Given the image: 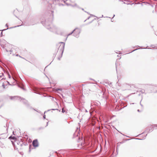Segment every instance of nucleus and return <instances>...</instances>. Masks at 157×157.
I'll return each mask as SVG.
<instances>
[{
  "mask_svg": "<svg viewBox=\"0 0 157 157\" xmlns=\"http://www.w3.org/2000/svg\"><path fill=\"white\" fill-rule=\"evenodd\" d=\"M51 13H52V16H51V18L49 19H46L45 20V21H41V22L42 24L45 26V27L48 29L49 30L51 31H53V30L52 29L51 27H50L51 24H52V17L53 16V11H51Z\"/></svg>",
  "mask_w": 157,
  "mask_h": 157,
  "instance_id": "nucleus-1",
  "label": "nucleus"
},
{
  "mask_svg": "<svg viewBox=\"0 0 157 157\" xmlns=\"http://www.w3.org/2000/svg\"><path fill=\"white\" fill-rule=\"evenodd\" d=\"M65 44V43L63 42H61L59 44L57 45L58 49V50H57V52H59L61 54V56L58 58V59L59 60H60V58L62 56V55L64 49Z\"/></svg>",
  "mask_w": 157,
  "mask_h": 157,
  "instance_id": "nucleus-2",
  "label": "nucleus"
},
{
  "mask_svg": "<svg viewBox=\"0 0 157 157\" xmlns=\"http://www.w3.org/2000/svg\"><path fill=\"white\" fill-rule=\"evenodd\" d=\"M74 30H75L74 31L73 35L76 38H78L79 37V34L81 32V29L78 28H76Z\"/></svg>",
  "mask_w": 157,
  "mask_h": 157,
  "instance_id": "nucleus-3",
  "label": "nucleus"
},
{
  "mask_svg": "<svg viewBox=\"0 0 157 157\" xmlns=\"http://www.w3.org/2000/svg\"><path fill=\"white\" fill-rule=\"evenodd\" d=\"M59 0H43V2L44 3H49L50 4L51 2H52L53 4H56V2Z\"/></svg>",
  "mask_w": 157,
  "mask_h": 157,
  "instance_id": "nucleus-4",
  "label": "nucleus"
},
{
  "mask_svg": "<svg viewBox=\"0 0 157 157\" xmlns=\"http://www.w3.org/2000/svg\"><path fill=\"white\" fill-rule=\"evenodd\" d=\"M32 144L35 147H37L39 146V144L37 139L33 140L32 142Z\"/></svg>",
  "mask_w": 157,
  "mask_h": 157,
  "instance_id": "nucleus-5",
  "label": "nucleus"
},
{
  "mask_svg": "<svg viewBox=\"0 0 157 157\" xmlns=\"http://www.w3.org/2000/svg\"><path fill=\"white\" fill-rule=\"evenodd\" d=\"M63 1V2L66 4L67 6H70L71 5V4L70 3V2L71 1L70 0H59V1H56V3H58V2H62Z\"/></svg>",
  "mask_w": 157,
  "mask_h": 157,
  "instance_id": "nucleus-6",
  "label": "nucleus"
},
{
  "mask_svg": "<svg viewBox=\"0 0 157 157\" xmlns=\"http://www.w3.org/2000/svg\"><path fill=\"white\" fill-rule=\"evenodd\" d=\"M15 144H17L18 147H21L23 145V142L21 141H15Z\"/></svg>",
  "mask_w": 157,
  "mask_h": 157,
  "instance_id": "nucleus-7",
  "label": "nucleus"
},
{
  "mask_svg": "<svg viewBox=\"0 0 157 157\" xmlns=\"http://www.w3.org/2000/svg\"><path fill=\"white\" fill-rule=\"evenodd\" d=\"M10 99L12 100H20L21 99V97H20L14 96L13 97H10Z\"/></svg>",
  "mask_w": 157,
  "mask_h": 157,
  "instance_id": "nucleus-8",
  "label": "nucleus"
},
{
  "mask_svg": "<svg viewBox=\"0 0 157 157\" xmlns=\"http://www.w3.org/2000/svg\"><path fill=\"white\" fill-rule=\"evenodd\" d=\"M4 71L3 68L1 67H0V77H2L4 75L3 72Z\"/></svg>",
  "mask_w": 157,
  "mask_h": 157,
  "instance_id": "nucleus-9",
  "label": "nucleus"
},
{
  "mask_svg": "<svg viewBox=\"0 0 157 157\" xmlns=\"http://www.w3.org/2000/svg\"><path fill=\"white\" fill-rule=\"evenodd\" d=\"M155 127H157V124H155L153 125V126H151V128L149 129V131H148V132H150L152 131L153 130V128H155Z\"/></svg>",
  "mask_w": 157,
  "mask_h": 157,
  "instance_id": "nucleus-10",
  "label": "nucleus"
},
{
  "mask_svg": "<svg viewBox=\"0 0 157 157\" xmlns=\"http://www.w3.org/2000/svg\"><path fill=\"white\" fill-rule=\"evenodd\" d=\"M20 100H22V101L25 103V104H26L27 103H28V101L25 100L24 99H23V98H21V99H20Z\"/></svg>",
  "mask_w": 157,
  "mask_h": 157,
  "instance_id": "nucleus-11",
  "label": "nucleus"
},
{
  "mask_svg": "<svg viewBox=\"0 0 157 157\" xmlns=\"http://www.w3.org/2000/svg\"><path fill=\"white\" fill-rule=\"evenodd\" d=\"M33 90L36 92H37V89L36 87H34L33 89Z\"/></svg>",
  "mask_w": 157,
  "mask_h": 157,
  "instance_id": "nucleus-12",
  "label": "nucleus"
},
{
  "mask_svg": "<svg viewBox=\"0 0 157 157\" xmlns=\"http://www.w3.org/2000/svg\"><path fill=\"white\" fill-rule=\"evenodd\" d=\"M75 30H74L71 33H69L68 35V36H69V35H71L73 33H74V31H75Z\"/></svg>",
  "mask_w": 157,
  "mask_h": 157,
  "instance_id": "nucleus-13",
  "label": "nucleus"
},
{
  "mask_svg": "<svg viewBox=\"0 0 157 157\" xmlns=\"http://www.w3.org/2000/svg\"><path fill=\"white\" fill-rule=\"evenodd\" d=\"M33 109L34 110L36 111L37 112H38V113H41V112L40 110H36V109Z\"/></svg>",
  "mask_w": 157,
  "mask_h": 157,
  "instance_id": "nucleus-14",
  "label": "nucleus"
},
{
  "mask_svg": "<svg viewBox=\"0 0 157 157\" xmlns=\"http://www.w3.org/2000/svg\"><path fill=\"white\" fill-rule=\"evenodd\" d=\"M62 112L63 113H64L65 112V111L64 109V108H63L62 109Z\"/></svg>",
  "mask_w": 157,
  "mask_h": 157,
  "instance_id": "nucleus-15",
  "label": "nucleus"
},
{
  "mask_svg": "<svg viewBox=\"0 0 157 157\" xmlns=\"http://www.w3.org/2000/svg\"><path fill=\"white\" fill-rule=\"evenodd\" d=\"M2 86L4 88H6V86L4 84H3Z\"/></svg>",
  "mask_w": 157,
  "mask_h": 157,
  "instance_id": "nucleus-16",
  "label": "nucleus"
},
{
  "mask_svg": "<svg viewBox=\"0 0 157 157\" xmlns=\"http://www.w3.org/2000/svg\"><path fill=\"white\" fill-rule=\"evenodd\" d=\"M151 47H152L153 48H154L155 47H156V46H155L154 45H151Z\"/></svg>",
  "mask_w": 157,
  "mask_h": 157,
  "instance_id": "nucleus-17",
  "label": "nucleus"
},
{
  "mask_svg": "<svg viewBox=\"0 0 157 157\" xmlns=\"http://www.w3.org/2000/svg\"><path fill=\"white\" fill-rule=\"evenodd\" d=\"M61 90H62V89H56V91H58V90H60V91H61Z\"/></svg>",
  "mask_w": 157,
  "mask_h": 157,
  "instance_id": "nucleus-18",
  "label": "nucleus"
},
{
  "mask_svg": "<svg viewBox=\"0 0 157 157\" xmlns=\"http://www.w3.org/2000/svg\"><path fill=\"white\" fill-rule=\"evenodd\" d=\"M90 16H89V17H88V18H87L86 20H85L84 21V22H85V21H86L87 20L89 19H90Z\"/></svg>",
  "mask_w": 157,
  "mask_h": 157,
  "instance_id": "nucleus-19",
  "label": "nucleus"
},
{
  "mask_svg": "<svg viewBox=\"0 0 157 157\" xmlns=\"http://www.w3.org/2000/svg\"><path fill=\"white\" fill-rule=\"evenodd\" d=\"M6 50L7 52H8L9 51H10V52H12V50H10V51H8L7 49H6Z\"/></svg>",
  "mask_w": 157,
  "mask_h": 157,
  "instance_id": "nucleus-20",
  "label": "nucleus"
},
{
  "mask_svg": "<svg viewBox=\"0 0 157 157\" xmlns=\"http://www.w3.org/2000/svg\"><path fill=\"white\" fill-rule=\"evenodd\" d=\"M43 118L44 119H45V118H46V116H45V114H44L43 116Z\"/></svg>",
  "mask_w": 157,
  "mask_h": 157,
  "instance_id": "nucleus-21",
  "label": "nucleus"
},
{
  "mask_svg": "<svg viewBox=\"0 0 157 157\" xmlns=\"http://www.w3.org/2000/svg\"><path fill=\"white\" fill-rule=\"evenodd\" d=\"M148 46L146 48H142V49H146V48H148V49H151L150 48H148Z\"/></svg>",
  "mask_w": 157,
  "mask_h": 157,
  "instance_id": "nucleus-22",
  "label": "nucleus"
},
{
  "mask_svg": "<svg viewBox=\"0 0 157 157\" xmlns=\"http://www.w3.org/2000/svg\"><path fill=\"white\" fill-rule=\"evenodd\" d=\"M19 86L21 88L23 89V90H25V89L23 87H22L20 86Z\"/></svg>",
  "mask_w": 157,
  "mask_h": 157,
  "instance_id": "nucleus-23",
  "label": "nucleus"
},
{
  "mask_svg": "<svg viewBox=\"0 0 157 157\" xmlns=\"http://www.w3.org/2000/svg\"><path fill=\"white\" fill-rule=\"evenodd\" d=\"M140 49V48H138V49ZM137 49H135V50H133V51H132V52H134V51H136V50H137Z\"/></svg>",
  "mask_w": 157,
  "mask_h": 157,
  "instance_id": "nucleus-24",
  "label": "nucleus"
},
{
  "mask_svg": "<svg viewBox=\"0 0 157 157\" xmlns=\"http://www.w3.org/2000/svg\"><path fill=\"white\" fill-rule=\"evenodd\" d=\"M94 20H93L92 21L89 22V23H88V24H90Z\"/></svg>",
  "mask_w": 157,
  "mask_h": 157,
  "instance_id": "nucleus-25",
  "label": "nucleus"
},
{
  "mask_svg": "<svg viewBox=\"0 0 157 157\" xmlns=\"http://www.w3.org/2000/svg\"><path fill=\"white\" fill-rule=\"evenodd\" d=\"M6 26L7 27H8V25L7 24H6Z\"/></svg>",
  "mask_w": 157,
  "mask_h": 157,
  "instance_id": "nucleus-26",
  "label": "nucleus"
},
{
  "mask_svg": "<svg viewBox=\"0 0 157 157\" xmlns=\"http://www.w3.org/2000/svg\"><path fill=\"white\" fill-rule=\"evenodd\" d=\"M51 110H58L57 109H51Z\"/></svg>",
  "mask_w": 157,
  "mask_h": 157,
  "instance_id": "nucleus-27",
  "label": "nucleus"
},
{
  "mask_svg": "<svg viewBox=\"0 0 157 157\" xmlns=\"http://www.w3.org/2000/svg\"><path fill=\"white\" fill-rule=\"evenodd\" d=\"M48 122L47 123V124H46V127H47V126L48 125Z\"/></svg>",
  "mask_w": 157,
  "mask_h": 157,
  "instance_id": "nucleus-28",
  "label": "nucleus"
},
{
  "mask_svg": "<svg viewBox=\"0 0 157 157\" xmlns=\"http://www.w3.org/2000/svg\"><path fill=\"white\" fill-rule=\"evenodd\" d=\"M140 105H141V106H142V107L143 106V105H142L141 104V101L140 102Z\"/></svg>",
  "mask_w": 157,
  "mask_h": 157,
  "instance_id": "nucleus-29",
  "label": "nucleus"
},
{
  "mask_svg": "<svg viewBox=\"0 0 157 157\" xmlns=\"http://www.w3.org/2000/svg\"><path fill=\"white\" fill-rule=\"evenodd\" d=\"M8 29V28H7V29H3L2 30V31H5L7 29Z\"/></svg>",
  "mask_w": 157,
  "mask_h": 157,
  "instance_id": "nucleus-30",
  "label": "nucleus"
},
{
  "mask_svg": "<svg viewBox=\"0 0 157 157\" xmlns=\"http://www.w3.org/2000/svg\"><path fill=\"white\" fill-rule=\"evenodd\" d=\"M1 36H2V32H1Z\"/></svg>",
  "mask_w": 157,
  "mask_h": 157,
  "instance_id": "nucleus-31",
  "label": "nucleus"
},
{
  "mask_svg": "<svg viewBox=\"0 0 157 157\" xmlns=\"http://www.w3.org/2000/svg\"><path fill=\"white\" fill-rule=\"evenodd\" d=\"M141 92H142V93H144V90H142V91Z\"/></svg>",
  "mask_w": 157,
  "mask_h": 157,
  "instance_id": "nucleus-32",
  "label": "nucleus"
},
{
  "mask_svg": "<svg viewBox=\"0 0 157 157\" xmlns=\"http://www.w3.org/2000/svg\"><path fill=\"white\" fill-rule=\"evenodd\" d=\"M21 25H17V26H15L14 27H19V26H21Z\"/></svg>",
  "mask_w": 157,
  "mask_h": 157,
  "instance_id": "nucleus-33",
  "label": "nucleus"
},
{
  "mask_svg": "<svg viewBox=\"0 0 157 157\" xmlns=\"http://www.w3.org/2000/svg\"><path fill=\"white\" fill-rule=\"evenodd\" d=\"M19 56V55H18V54H17L16 55V56Z\"/></svg>",
  "mask_w": 157,
  "mask_h": 157,
  "instance_id": "nucleus-34",
  "label": "nucleus"
},
{
  "mask_svg": "<svg viewBox=\"0 0 157 157\" xmlns=\"http://www.w3.org/2000/svg\"><path fill=\"white\" fill-rule=\"evenodd\" d=\"M19 57H21V58H22L24 59V58H23L22 57H21V56H20V55L19 56Z\"/></svg>",
  "mask_w": 157,
  "mask_h": 157,
  "instance_id": "nucleus-35",
  "label": "nucleus"
},
{
  "mask_svg": "<svg viewBox=\"0 0 157 157\" xmlns=\"http://www.w3.org/2000/svg\"><path fill=\"white\" fill-rule=\"evenodd\" d=\"M9 78H10V75L9 74Z\"/></svg>",
  "mask_w": 157,
  "mask_h": 157,
  "instance_id": "nucleus-36",
  "label": "nucleus"
},
{
  "mask_svg": "<svg viewBox=\"0 0 157 157\" xmlns=\"http://www.w3.org/2000/svg\"><path fill=\"white\" fill-rule=\"evenodd\" d=\"M117 52H119V53L120 54V51H117Z\"/></svg>",
  "mask_w": 157,
  "mask_h": 157,
  "instance_id": "nucleus-37",
  "label": "nucleus"
},
{
  "mask_svg": "<svg viewBox=\"0 0 157 157\" xmlns=\"http://www.w3.org/2000/svg\"><path fill=\"white\" fill-rule=\"evenodd\" d=\"M137 111L139 112H140V110L139 109L137 110Z\"/></svg>",
  "mask_w": 157,
  "mask_h": 157,
  "instance_id": "nucleus-38",
  "label": "nucleus"
},
{
  "mask_svg": "<svg viewBox=\"0 0 157 157\" xmlns=\"http://www.w3.org/2000/svg\"><path fill=\"white\" fill-rule=\"evenodd\" d=\"M8 84H9L10 85V83L9 82H8Z\"/></svg>",
  "mask_w": 157,
  "mask_h": 157,
  "instance_id": "nucleus-39",
  "label": "nucleus"
},
{
  "mask_svg": "<svg viewBox=\"0 0 157 157\" xmlns=\"http://www.w3.org/2000/svg\"><path fill=\"white\" fill-rule=\"evenodd\" d=\"M136 139H139V140H141L140 139H137V138H136Z\"/></svg>",
  "mask_w": 157,
  "mask_h": 157,
  "instance_id": "nucleus-40",
  "label": "nucleus"
},
{
  "mask_svg": "<svg viewBox=\"0 0 157 157\" xmlns=\"http://www.w3.org/2000/svg\"><path fill=\"white\" fill-rule=\"evenodd\" d=\"M117 56L118 57H119V56L118 55Z\"/></svg>",
  "mask_w": 157,
  "mask_h": 157,
  "instance_id": "nucleus-41",
  "label": "nucleus"
},
{
  "mask_svg": "<svg viewBox=\"0 0 157 157\" xmlns=\"http://www.w3.org/2000/svg\"><path fill=\"white\" fill-rule=\"evenodd\" d=\"M34 24H31V25H33Z\"/></svg>",
  "mask_w": 157,
  "mask_h": 157,
  "instance_id": "nucleus-42",
  "label": "nucleus"
},
{
  "mask_svg": "<svg viewBox=\"0 0 157 157\" xmlns=\"http://www.w3.org/2000/svg\"><path fill=\"white\" fill-rule=\"evenodd\" d=\"M50 110V109H49V110H48L47 111H49Z\"/></svg>",
  "mask_w": 157,
  "mask_h": 157,
  "instance_id": "nucleus-43",
  "label": "nucleus"
},
{
  "mask_svg": "<svg viewBox=\"0 0 157 157\" xmlns=\"http://www.w3.org/2000/svg\"><path fill=\"white\" fill-rule=\"evenodd\" d=\"M46 112V111H45L44 112V113L45 114Z\"/></svg>",
  "mask_w": 157,
  "mask_h": 157,
  "instance_id": "nucleus-44",
  "label": "nucleus"
},
{
  "mask_svg": "<svg viewBox=\"0 0 157 157\" xmlns=\"http://www.w3.org/2000/svg\"><path fill=\"white\" fill-rule=\"evenodd\" d=\"M116 53H118V52H116Z\"/></svg>",
  "mask_w": 157,
  "mask_h": 157,
  "instance_id": "nucleus-45",
  "label": "nucleus"
},
{
  "mask_svg": "<svg viewBox=\"0 0 157 157\" xmlns=\"http://www.w3.org/2000/svg\"><path fill=\"white\" fill-rule=\"evenodd\" d=\"M116 53H118V52H116Z\"/></svg>",
  "mask_w": 157,
  "mask_h": 157,
  "instance_id": "nucleus-46",
  "label": "nucleus"
},
{
  "mask_svg": "<svg viewBox=\"0 0 157 157\" xmlns=\"http://www.w3.org/2000/svg\"><path fill=\"white\" fill-rule=\"evenodd\" d=\"M103 17V15H102V17Z\"/></svg>",
  "mask_w": 157,
  "mask_h": 157,
  "instance_id": "nucleus-47",
  "label": "nucleus"
},
{
  "mask_svg": "<svg viewBox=\"0 0 157 157\" xmlns=\"http://www.w3.org/2000/svg\"><path fill=\"white\" fill-rule=\"evenodd\" d=\"M127 84H126L125 85H124V86H127Z\"/></svg>",
  "mask_w": 157,
  "mask_h": 157,
  "instance_id": "nucleus-48",
  "label": "nucleus"
},
{
  "mask_svg": "<svg viewBox=\"0 0 157 157\" xmlns=\"http://www.w3.org/2000/svg\"><path fill=\"white\" fill-rule=\"evenodd\" d=\"M69 86H71V84H69Z\"/></svg>",
  "mask_w": 157,
  "mask_h": 157,
  "instance_id": "nucleus-49",
  "label": "nucleus"
},
{
  "mask_svg": "<svg viewBox=\"0 0 157 157\" xmlns=\"http://www.w3.org/2000/svg\"><path fill=\"white\" fill-rule=\"evenodd\" d=\"M82 10H83V9H82Z\"/></svg>",
  "mask_w": 157,
  "mask_h": 157,
  "instance_id": "nucleus-50",
  "label": "nucleus"
},
{
  "mask_svg": "<svg viewBox=\"0 0 157 157\" xmlns=\"http://www.w3.org/2000/svg\"><path fill=\"white\" fill-rule=\"evenodd\" d=\"M1 36H2L1 35H0V37H1Z\"/></svg>",
  "mask_w": 157,
  "mask_h": 157,
  "instance_id": "nucleus-51",
  "label": "nucleus"
}]
</instances>
